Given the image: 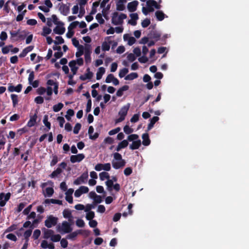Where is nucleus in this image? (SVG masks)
Listing matches in <instances>:
<instances>
[{
    "mask_svg": "<svg viewBox=\"0 0 249 249\" xmlns=\"http://www.w3.org/2000/svg\"><path fill=\"white\" fill-rule=\"evenodd\" d=\"M11 40L17 41L19 40H24L27 36V33L25 31H20L18 29V31H12L10 32Z\"/></svg>",
    "mask_w": 249,
    "mask_h": 249,
    "instance_id": "obj_1",
    "label": "nucleus"
},
{
    "mask_svg": "<svg viewBox=\"0 0 249 249\" xmlns=\"http://www.w3.org/2000/svg\"><path fill=\"white\" fill-rule=\"evenodd\" d=\"M126 18L127 16L125 14L121 13L119 16L117 12H114L112 14L111 22L114 25H121L124 22V19Z\"/></svg>",
    "mask_w": 249,
    "mask_h": 249,
    "instance_id": "obj_2",
    "label": "nucleus"
},
{
    "mask_svg": "<svg viewBox=\"0 0 249 249\" xmlns=\"http://www.w3.org/2000/svg\"><path fill=\"white\" fill-rule=\"evenodd\" d=\"M130 107V104H127V105L123 106L119 111L118 114L120 116V117L118 118L116 120V123H120L123 121L125 119V117L127 115L128 110Z\"/></svg>",
    "mask_w": 249,
    "mask_h": 249,
    "instance_id": "obj_3",
    "label": "nucleus"
},
{
    "mask_svg": "<svg viewBox=\"0 0 249 249\" xmlns=\"http://www.w3.org/2000/svg\"><path fill=\"white\" fill-rule=\"evenodd\" d=\"M58 221V218L53 216L52 215L48 216L45 221V225L48 228H52L56 225Z\"/></svg>",
    "mask_w": 249,
    "mask_h": 249,
    "instance_id": "obj_4",
    "label": "nucleus"
},
{
    "mask_svg": "<svg viewBox=\"0 0 249 249\" xmlns=\"http://www.w3.org/2000/svg\"><path fill=\"white\" fill-rule=\"evenodd\" d=\"M72 230L71 224L67 221L62 222L61 227L59 225L57 226V230L59 231H62L64 233H70Z\"/></svg>",
    "mask_w": 249,
    "mask_h": 249,
    "instance_id": "obj_5",
    "label": "nucleus"
},
{
    "mask_svg": "<svg viewBox=\"0 0 249 249\" xmlns=\"http://www.w3.org/2000/svg\"><path fill=\"white\" fill-rule=\"evenodd\" d=\"M88 172L83 173L79 177L77 178L75 180H74L73 181V184L74 185H78L82 183H86L88 178Z\"/></svg>",
    "mask_w": 249,
    "mask_h": 249,
    "instance_id": "obj_6",
    "label": "nucleus"
},
{
    "mask_svg": "<svg viewBox=\"0 0 249 249\" xmlns=\"http://www.w3.org/2000/svg\"><path fill=\"white\" fill-rule=\"evenodd\" d=\"M85 156L83 154H78L76 155H72L70 157V160L72 163L79 162L82 161Z\"/></svg>",
    "mask_w": 249,
    "mask_h": 249,
    "instance_id": "obj_7",
    "label": "nucleus"
},
{
    "mask_svg": "<svg viewBox=\"0 0 249 249\" xmlns=\"http://www.w3.org/2000/svg\"><path fill=\"white\" fill-rule=\"evenodd\" d=\"M139 2L137 0L130 2L127 4V9L130 12H134L137 10Z\"/></svg>",
    "mask_w": 249,
    "mask_h": 249,
    "instance_id": "obj_8",
    "label": "nucleus"
},
{
    "mask_svg": "<svg viewBox=\"0 0 249 249\" xmlns=\"http://www.w3.org/2000/svg\"><path fill=\"white\" fill-rule=\"evenodd\" d=\"M22 88V85L21 84H18L16 87L10 84L8 87V90L9 92L16 91L17 92H20L21 91Z\"/></svg>",
    "mask_w": 249,
    "mask_h": 249,
    "instance_id": "obj_9",
    "label": "nucleus"
},
{
    "mask_svg": "<svg viewBox=\"0 0 249 249\" xmlns=\"http://www.w3.org/2000/svg\"><path fill=\"white\" fill-rule=\"evenodd\" d=\"M60 13L64 16H67L70 13L69 6L62 3L59 9Z\"/></svg>",
    "mask_w": 249,
    "mask_h": 249,
    "instance_id": "obj_10",
    "label": "nucleus"
},
{
    "mask_svg": "<svg viewBox=\"0 0 249 249\" xmlns=\"http://www.w3.org/2000/svg\"><path fill=\"white\" fill-rule=\"evenodd\" d=\"M87 72L84 75H81L80 76V79L82 81H85L87 79H90L93 76V73L90 71L89 68L87 69Z\"/></svg>",
    "mask_w": 249,
    "mask_h": 249,
    "instance_id": "obj_11",
    "label": "nucleus"
},
{
    "mask_svg": "<svg viewBox=\"0 0 249 249\" xmlns=\"http://www.w3.org/2000/svg\"><path fill=\"white\" fill-rule=\"evenodd\" d=\"M37 118V115L36 112L34 115L30 117V120L28 122L27 125L29 127L34 126L36 124Z\"/></svg>",
    "mask_w": 249,
    "mask_h": 249,
    "instance_id": "obj_12",
    "label": "nucleus"
},
{
    "mask_svg": "<svg viewBox=\"0 0 249 249\" xmlns=\"http://www.w3.org/2000/svg\"><path fill=\"white\" fill-rule=\"evenodd\" d=\"M47 84L49 86H54L53 91L55 94L58 93V83L54 82L53 80L49 79L47 82Z\"/></svg>",
    "mask_w": 249,
    "mask_h": 249,
    "instance_id": "obj_13",
    "label": "nucleus"
},
{
    "mask_svg": "<svg viewBox=\"0 0 249 249\" xmlns=\"http://www.w3.org/2000/svg\"><path fill=\"white\" fill-rule=\"evenodd\" d=\"M142 143L144 146H148L150 144L151 141L147 133H145L142 135Z\"/></svg>",
    "mask_w": 249,
    "mask_h": 249,
    "instance_id": "obj_14",
    "label": "nucleus"
},
{
    "mask_svg": "<svg viewBox=\"0 0 249 249\" xmlns=\"http://www.w3.org/2000/svg\"><path fill=\"white\" fill-rule=\"evenodd\" d=\"M141 141L140 140H137L135 141H133L132 143L130 144L129 148L131 150H136L139 148L141 145Z\"/></svg>",
    "mask_w": 249,
    "mask_h": 249,
    "instance_id": "obj_15",
    "label": "nucleus"
},
{
    "mask_svg": "<svg viewBox=\"0 0 249 249\" xmlns=\"http://www.w3.org/2000/svg\"><path fill=\"white\" fill-rule=\"evenodd\" d=\"M125 164V161L124 160H122L120 161L112 162V166L115 169H118L124 167Z\"/></svg>",
    "mask_w": 249,
    "mask_h": 249,
    "instance_id": "obj_16",
    "label": "nucleus"
},
{
    "mask_svg": "<svg viewBox=\"0 0 249 249\" xmlns=\"http://www.w3.org/2000/svg\"><path fill=\"white\" fill-rule=\"evenodd\" d=\"M159 120V117L158 116H154L150 120V123L148 125L147 131H148L150 130L154 126L155 124Z\"/></svg>",
    "mask_w": 249,
    "mask_h": 249,
    "instance_id": "obj_17",
    "label": "nucleus"
},
{
    "mask_svg": "<svg viewBox=\"0 0 249 249\" xmlns=\"http://www.w3.org/2000/svg\"><path fill=\"white\" fill-rule=\"evenodd\" d=\"M53 32L56 34L61 35L65 33V28L64 26L57 25L53 29Z\"/></svg>",
    "mask_w": 249,
    "mask_h": 249,
    "instance_id": "obj_18",
    "label": "nucleus"
},
{
    "mask_svg": "<svg viewBox=\"0 0 249 249\" xmlns=\"http://www.w3.org/2000/svg\"><path fill=\"white\" fill-rule=\"evenodd\" d=\"M76 60H71L69 63V66L71 69V71L73 74H76L78 68L76 66Z\"/></svg>",
    "mask_w": 249,
    "mask_h": 249,
    "instance_id": "obj_19",
    "label": "nucleus"
},
{
    "mask_svg": "<svg viewBox=\"0 0 249 249\" xmlns=\"http://www.w3.org/2000/svg\"><path fill=\"white\" fill-rule=\"evenodd\" d=\"M44 232V238L45 239H48L49 238H51L53 234L54 233V231L50 229H46L44 228L43 230Z\"/></svg>",
    "mask_w": 249,
    "mask_h": 249,
    "instance_id": "obj_20",
    "label": "nucleus"
},
{
    "mask_svg": "<svg viewBox=\"0 0 249 249\" xmlns=\"http://www.w3.org/2000/svg\"><path fill=\"white\" fill-rule=\"evenodd\" d=\"M44 203L45 204H57L58 205H62V201L58 199H46L44 200Z\"/></svg>",
    "mask_w": 249,
    "mask_h": 249,
    "instance_id": "obj_21",
    "label": "nucleus"
},
{
    "mask_svg": "<svg viewBox=\"0 0 249 249\" xmlns=\"http://www.w3.org/2000/svg\"><path fill=\"white\" fill-rule=\"evenodd\" d=\"M62 172H63L62 169L60 167H58L56 170L53 171L49 175V177H50L51 178H55L57 177L58 176V175L61 174L62 173Z\"/></svg>",
    "mask_w": 249,
    "mask_h": 249,
    "instance_id": "obj_22",
    "label": "nucleus"
},
{
    "mask_svg": "<svg viewBox=\"0 0 249 249\" xmlns=\"http://www.w3.org/2000/svg\"><path fill=\"white\" fill-rule=\"evenodd\" d=\"M155 16L158 20L162 21L164 19L165 15L162 11L158 10L155 12Z\"/></svg>",
    "mask_w": 249,
    "mask_h": 249,
    "instance_id": "obj_23",
    "label": "nucleus"
},
{
    "mask_svg": "<svg viewBox=\"0 0 249 249\" xmlns=\"http://www.w3.org/2000/svg\"><path fill=\"white\" fill-rule=\"evenodd\" d=\"M129 89V86L124 85L122 87L120 88L116 92V95L118 97H121L123 95L124 91L127 90Z\"/></svg>",
    "mask_w": 249,
    "mask_h": 249,
    "instance_id": "obj_24",
    "label": "nucleus"
},
{
    "mask_svg": "<svg viewBox=\"0 0 249 249\" xmlns=\"http://www.w3.org/2000/svg\"><path fill=\"white\" fill-rule=\"evenodd\" d=\"M149 37L152 39H155L157 41L160 37V34L156 31H151L149 34Z\"/></svg>",
    "mask_w": 249,
    "mask_h": 249,
    "instance_id": "obj_25",
    "label": "nucleus"
},
{
    "mask_svg": "<svg viewBox=\"0 0 249 249\" xmlns=\"http://www.w3.org/2000/svg\"><path fill=\"white\" fill-rule=\"evenodd\" d=\"M106 71L104 67H100L96 73L97 80H100L102 78L103 75L105 73Z\"/></svg>",
    "mask_w": 249,
    "mask_h": 249,
    "instance_id": "obj_26",
    "label": "nucleus"
},
{
    "mask_svg": "<svg viewBox=\"0 0 249 249\" xmlns=\"http://www.w3.org/2000/svg\"><path fill=\"white\" fill-rule=\"evenodd\" d=\"M138 77V74L136 72H131L130 74L127 75L124 79L126 80H132L134 79L137 78Z\"/></svg>",
    "mask_w": 249,
    "mask_h": 249,
    "instance_id": "obj_27",
    "label": "nucleus"
},
{
    "mask_svg": "<svg viewBox=\"0 0 249 249\" xmlns=\"http://www.w3.org/2000/svg\"><path fill=\"white\" fill-rule=\"evenodd\" d=\"M63 215L65 218H73L71 211L68 209H65L63 212Z\"/></svg>",
    "mask_w": 249,
    "mask_h": 249,
    "instance_id": "obj_28",
    "label": "nucleus"
},
{
    "mask_svg": "<svg viewBox=\"0 0 249 249\" xmlns=\"http://www.w3.org/2000/svg\"><path fill=\"white\" fill-rule=\"evenodd\" d=\"M32 232V229H29L26 231L24 233V237L25 239V242L28 243L29 237L31 235Z\"/></svg>",
    "mask_w": 249,
    "mask_h": 249,
    "instance_id": "obj_29",
    "label": "nucleus"
},
{
    "mask_svg": "<svg viewBox=\"0 0 249 249\" xmlns=\"http://www.w3.org/2000/svg\"><path fill=\"white\" fill-rule=\"evenodd\" d=\"M43 122L44 125L46 126V127L48 128V130L50 129L51 128V123L48 121V115H45L43 118Z\"/></svg>",
    "mask_w": 249,
    "mask_h": 249,
    "instance_id": "obj_30",
    "label": "nucleus"
},
{
    "mask_svg": "<svg viewBox=\"0 0 249 249\" xmlns=\"http://www.w3.org/2000/svg\"><path fill=\"white\" fill-rule=\"evenodd\" d=\"M100 179L103 181L105 179H109L110 178L109 175L107 172H102L99 174Z\"/></svg>",
    "mask_w": 249,
    "mask_h": 249,
    "instance_id": "obj_31",
    "label": "nucleus"
},
{
    "mask_svg": "<svg viewBox=\"0 0 249 249\" xmlns=\"http://www.w3.org/2000/svg\"><path fill=\"white\" fill-rule=\"evenodd\" d=\"M63 107V104L62 103H59L56 105H54L53 106V110L55 112H58Z\"/></svg>",
    "mask_w": 249,
    "mask_h": 249,
    "instance_id": "obj_32",
    "label": "nucleus"
},
{
    "mask_svg": "<svg viewBox=\"0 0 249 249\" xmlns=\"http://www.w3.org/2000/svg\"><path fill=\"white\" fill-rule=\"evenodd\" d=\"M52 18L53 19V23L55 24H56L57 25L64 26V24L63 22L60 21H58L57 17L55 15H53L52 16Z\"/></svg>",
    "mask_w": 249,
    "mask_h": 249,
    "instance_id": "obj_33",
    "label": "nucleus"
},
{
    "mask_svg": "<svg viewBox=\"0 0 249 249\" xmlns=\"http://www.w3.org/2000/svg\"><path fill=\"white\" fill-rule=\"evenodd\" d=\"M11 97L12 101L13 107H15L18 102V96L16 94H12L11 95Z\"/></svg>",
    "mask_w": 249,
    "mask_h": 249,
    "instance_id": "obj_34",
    "label": "nucleus"
},
{
    "mask_svg": "<svg viewBox=\"0 0 249 249\" xmlns=\"http://www.w3.org/2000/svg\"><path fill=\"white\" fill-rule=\"evenodd\" d=\"M99 1H95L93 3L92 9H91V11L90 12L91 15L95 14L96 13V12H97L96 8L99 6Z\"/></svg>",
    "mask_w": 249,
    "mask_h": 249,
    "instance_id": "obj_35",
    "label": "nucleus"
},
{
    "mask_svg": "<svg viewBox=\"0 0 249 249\" xmlns=\"http://www.w3.org/2000/svg\"><path fill=\"white\" fill-rule=\"evenodd\" d=\"M55 39L57 40H55L53 41V43L55 45H57L58 44H61L64 43V40L61 36H57L55 37Z\"/></svg>",
    "mask_w": 249,
    "mask_h": 249,
    "instance_id": "obj_36",
    "label": "nucleus"
},
{
    "mask_svg": "<svg viewBox=\"0 0 249 249\" xmlns=\"http://www.w3.org/2000/svg\"><path fill=\"white\" fill-rule=\"evenodd\" d=\"M52 32V30L48 27H44L43 28V32L41 33V35L44 36H46L47 35L50 34Z\"/></svg>",
    "mask_w": 249,
    "mask_h": 249,
    "instance_id": "obj_37",
    "label": "nucleus"
},
{
    "mask_svg": "<svg viewBox=\"0 0 249 249\" xmlns=\"http://www.w3.org/2000/svg\"><path fill=\"white\" fill-rule=\"evenodd\" d=\"M128 72V70L127 68H123L121 70H120L119 73V76L120 78L124 77Z\"/></svg>",
    "mask_w": 249,
    "mask_h": 249,
    "instance_id": "obj_38",
    "label": "nucleus"
},
{
    "mask_svg": "<svg viewBox=\"0 0 249 249\" xmlns=\"http://www.w3.org/2000/svg\"><path fill=\"white\" fill-rule=\"evenodd\" d=\"M106 184L107 186V190L109 191H111L113 185V180L107 179V180L106 182Z\"/></svg>",
    "mask_w": 249,
    "mask_h": 249,
    "instance_id": "obj_39",
    "label": "nucleus"
},
{
    "mask_svg": "<svg viewBox=\"0 0 249 249\" xmlns=\"http://www.w3.org/2000/svg\"><path fill=\"white\" fill-rule=\"evenodd\" d=\"M46 196L51 197L54 193V190L52 187H48L45 190Z\"/></svg>",
    "mask_w": 249,
    "mask_h": 249,
    "instance_id": "obj_40",
    "label": "nucleus"
},
{
    "mask_svg": "<svg viewBox=\"0 0 249 249\" xmlns=\"http://www.w3.org/2000/svg\"><path fill=\"white\" fill-rule=\"evenodd\" d=\"M139 138V136L137 134H133L129 135L127 137V141H129L130 142L132 141H135V140H137V139Z\"/></svg>",
    "mask_w": 249,
    "mask_h": 249,
    "instance_id": "obj_41",
    "label": "nucleus"
},
{
    "mask_svg": "<svg viewBox=\"0 0 249 249\" xmlns=\"http://www.w3.org/2000/svg\"><path fill=\"white\" fill-rule=\"evenodd\" d=\"M75 232L77 233V236L78 234H83L85 236H88L89 233V231L88 230H78L75 231Z\"/></svg>",
    "mask_w": 249,
    "mask_h": 249,
    "instance_id": "obj_42",
    "label": "nucleus"
},
{
    "mask_svg": "<svg viewBox=\"0 0 249 249\" xmlns=\"http://www.w3.org/2000/svg\"><path fill=\"white\" fill-rule=\"evenodd\" d=\"M52 157H53V159L50 162V166L52 167L54 166L58 161V158L56 155H53Z\"/></svg>",
    "mask_w": 249,
    "mask_h": 249,
    "instance_id": "obj_43",
    "label": "nucleus"
},
{
    "mask_svg": "<svg viewBox=\"0 0 249 249\" xmlns=\"http://www.w3.org/2000/svg\"><path fill=\"white\" fill-rule=\"evenodd\" d=\"M78 50L79 51L76 52L75 53V55L77 57H79L81 55H82L84 53V48L83 46H80L79 47Z\"/></svg>",
    "mask_w": 249,
    "mask_h": 249,
    "instance_id": "obj_44",
    "label": "nucleus"
},
{
    "mask_svg": "<svg viewBox=\"0 0 249 249\" xmlns=\"http://www.w3.org/2000/svg\"><path fill=\"white\" fill-rule=\"evenodd\" d=\"M95 217L94 212L90 211L86 214V218L88 220H91Z\"/></svg>",
    "mask_w": 249,
    "mask_h": 249,
    "instance_id": "obj_45",
    "label": "nucleus"
},
{
    "mask_svg": "<svg viewBox=\"0 0 249 249\" xmlns=\"http://www.w3.org/2000/svg\"><path fill=\"white\" fill-rule=\"evenodd\" d=\"M79 24V22L78 21H75L71 22L70 25L69 26L68 29L69 30H72L74 28H75L77 25Z\"/></svg>",
    "mask_w": 249,
    "mask_h": 249,
    "instance_id": "obj_46",
    "label": "nucleus"
},
{
    "mask_svg": "<svg viewBox=\"0 0 249 249\" xmlns=\"http://www.w3.org/2000/svg\"><path fill=\"white\" fill-rule=\"evenodd\" d=\"M18 228V226L16 224H12L10 227L7 228V229L5 230V232H12Z\"/></svg>",
    "mask_w": 249,
    "mask_h": 249,
    "instance_id": "obj_47",
    "label": "nucleus"
},
{
    "mask_svg": "<svg viewBox=\"0 0 249 249\" xmlns=\"http://www.w3.org/2000/svg\"><path fill=\"white\" fill-rule=\"evenodd\" d=\"M53 242H57L61 240V236L59 234H53L51 238Z\"/></svg>",
    "mask_w": 249,
    "mask_h": 249,
    "instance_id": "obj_48",
    "label": "nucleus"
},
{
    "mask_svg": "<svg viewBox=\"0 0 249 249\" xmlns=\"http://www.w3.org/2000/svg\"><path fill=\"white\" fill-rule=\"evenodd\" d=\"M41 234L40 231L38 229L35 230L33 233V238L34 240L37 239L40 236Z\"/></svg>",
    "mask_w": 249,
    "mask_h": 249,
    "instance_id": "obj_49",
    "label": "nucleus"
},
{
    "mask_svg": "<svg viewBox=\"0 0 249 249\" xmlns=\"http://www.w3.org/2000/svg\"><path fill=\"white\" fill-rule=\"evenodd\" d=\"M96 19L97 20L98 22L101 24H104L105 22V20L102 18V15L100 13H98L96 15Z\"/></svg>",
    "mask_w": 249,
    "mask_h": 249,
    "instance_id": "obj_50",
    "label": "nucleus"
},
{
    "mask_svg": "<svg viewBox=\"0 0 249 249\" xmlns=\"http://www.w3.org/2000/svg\"><path fill=\"white\" fill-rule=\"evenodd\" d=\"M81 128V124L80 123H77L74 126L73 129V133L75 134H77L79 133V130Z\"/></svg>",
    "mask_w": 249,
    "mask_h": 249,
    "instance_id": "obj_51",
    "label": "nucleus"
},
{
    "mask_svg": "<svg viewBox=\"0 0 249 249\" xmlns=\"http://www.w3.org/2000/svg\"><path fill=\"white\" fill-rule=\"evenodd\" d=\"M151 23L150 19L145 18L142 22V26L143 28L148 27Z\"/></svg>",
    "mask_w": 249,
    "mask_h": 249,
    "instance_id": "obj_52",
    "label": "nucleus"
},
{
    "mask_svg": "<svg viewBox=\"0 0 249 249\" xmlns=\"http://www.w3.org/2000/svg\"><path fill=\"white\" fill-rule=\"evenodd\" d=\"M124 131L126 134H130L133 132V129L130 128L128 125H126L124 127Z\"/></svg>",
    "mask_w": 249,
    "mask_h": 249,
    "instance_id": "obj_53",
    "label": "nucleus"
},
{
    "mask_svg": "<svg viewBox=\"0 0 249 249\" xmlns=\"http://www.w3.org/2000/svg\"><path fill=\"white\" fill-rule=\"evenodd\" d=\"M91 105L92 102L91 99H88L86 109V111L87 113H88L91 111Z\"/></svg>",
    "mask_w": 249,
    "mask_h": 249,
    "instance_id": "obj_54",
    "label": "nucleus"
},
{
    "mask_svg": "<svg viewBox=\"0 0 249 249\" xmlns=\"http://www.w3.org/2000/svg\"><path fill=\"white\" fill-rule=\"evenodd\" d=\"M125 6L123 3H120L118 2L116 3V9L118 11H124L125 9Z\"/></svg>",
    "mask_w": 249,
    "mask_h": 249,
    "instance_id": "obj_55",
    "label": "nucleus"
},
{
    "mask_svg": "<svg viewBox=\"0 0 249 249\" xmlns=\"http://www.w3.org/2000/svg\"><path fill=\"white\" fill-rule=\"evenodd\" d=\"M26 11V10H25L22 12V13L18 14L16 18V20L17 21H21L23 19L24 16Z\"/></svg>",
    "mask_w": 249,
    "mask_h": 249,
    "instance_id": "obj_56",
    "label": "nucleus"
},
{
    "mask_svg": "<svg viewBox=\"0 0 249 249\" xmlns=\"http://www.w3.org/2000/svg\"><path fill=\"white\" fill-rule=\"evenodd\" d=\"M4 196V194L2 193L0 194V207H3L6 204L5 200H3Z\"/></svg>",
    "mask_w": 249,
    "mask_h": 249,
    "instance_id": "obj_57",
    "label": "nucleus"
},
{
    "mask_svg": "<svg viewBox=\"0 0 249 249\" xmlns=\"http://www.w3.org/2000/svg\"><path fill=\"white\" fill-rule=\"evenodd\" d=\"M120 147L123 149L126 147L127 145H128V142L127 140H124L119 143L118 144Z\"/></svg>",
    "mask_w": 249,
    "mask_h": 249,
    "instance_id": "obj_58",
    "label": "nucleus"
},
{
    "mask_svg": "<svg viewBox=\"0 0 249 249\" xmlns=\"http://www.w3.org/2000/svg\"><path fill=\"white\" fill-rule=\"evenodd\" d=\"M76 225L78 227H84L85 226V222L83 220L81 219H78L76 221Z\"/></svg>",
    "mask_w": 249,
    "mask_h": 249,
    "instance_id": "obj_59",
    "label": "nucleus"
},
{
    "mask_svg": "<svg viewBox=\"0 0 249 249\" xmlns=\"http://www.w3.org/2000/svg\"><path fill=\"white\" fill-rule=\"evenodd\" d=\"M6 238L9 240H11L13 241L16 242L17 240V238L16 236L13 233H9L6 235Z\"/></svg>",
    "mask_w": 249,
    "mask_h": 249,
    "instance_id": "obj_60",
    "label": "nucleus"
},
{
    "mask_svg": "<svg viewBox=\"0 0 249 249\" xmlns=\"http://www.w3.org/2000/svg\"><path fill=\"white\" fill-rule=\"evenodd\" d=\"M102 49L104 51H109L110 49V45L107 42L105 41L102 43Z\"/></svg>",
    "mask_w": 249,
    "mask_h": 249,
    "instance_id": "obj_61",
    "label": "nucleus"
},
{
    "mask_svg": "<svg viewBox=\"0 0 249 249\" xmlns=\"http://www.w3.org/2000/svg\"><path fill=\"white\" fill-rule=\"evenodd\" d=\"M127 58L128 60L130 62H133L136 60V57L135 56L134 54L130 53L129 54H128Z\"/></svg>",
    "mask_w": 249,
    "mask_h": 249,
    "instance_id": "obj_62",
    "label": "nucleus"
},
{
    "mask_svg": "<svg viewBox=\"0 0 249 249\" xmlns=\"http://www.w3.org/2000/svg\"><path fill=\"white\" fill-rule=\"evenodd\" d=\"M35 101L36 104H41L44 102V99L42 96H37L35 98Z\"/></svg>",
    "mask_w": 249,
    "mask_h": 249,
    "instance_id": "obj_63",
    "label": "nucleus"
},
{
    "mask_svg": "<svg viewBox=\"0 0 249 249\" xmlns=\"http://www.w3.org/2000/svg\"><path fill=\"white\" fill-rule=\"evenodd\" d=\"M60 244L63 248H66L68 246V242L66 239L62 238L60 240Z\"/></svg>",
    "mask_w": 249,
    "mask_h": 249,
    "instance_id": "obj_64",
    "label": "nucleus"
}]
</instances>
